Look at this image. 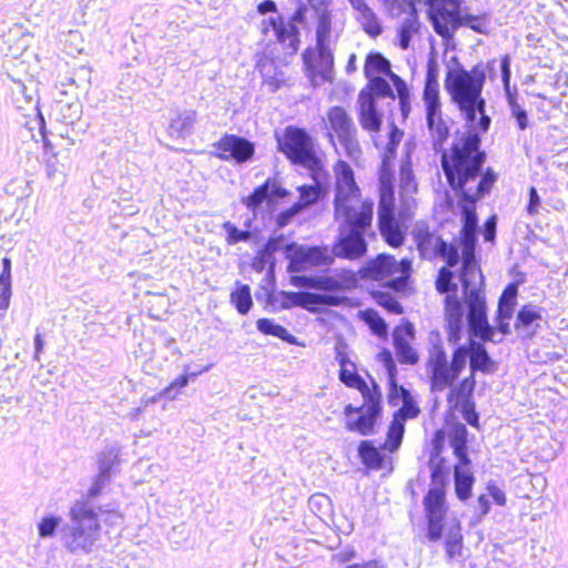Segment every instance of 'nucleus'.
I'll use <instances>...</instances> for the list:
<instances>
[{
  "instance_id": "nucleus-14",
  "label": "nucleus",
  "mask_w": 568,
  "mask_h": 568,
  "mask_svg": "<svg viewBox=\"0 0 568 568\" xmlns=\"http://www.w3.org/2000/svg\"><path fill=\"white\" fill-rule=\"evenodd\" d=\"M463 0H446L437 8L427 9V18L437 36L443 40H453L460 27H467L478 33L484 32V19L462 13Z\"/></svg>"
},
{
  "instance_id": "nucleus-36",
  "label": "nucleus",
  "mask_w": 568,
  "mask_h": 568,
  "mask_svg": "<svg viewBox=\"0 0 568 568\" xmlns=\"http://www.w3.org/2000/svg\"><path fill=\"white\" fill-rule=\"evenodd\" d=\"M278 248V241L275 239H270L266 243L256 252L255 256L252 260V267L256 272H263L265 266L270 263L272 255Z\"/></svg>"
},
{
  "instance_id": "nucleus-49",
  "label": "nucleus",
  "mask_w": 568,
  "mask_h": 568,
  "mask_svg": "<svg viewBox=\"0 0 568 568\" xmlns=\"http://www.w3.org/2000/svg\"><path fill=\"white\" fill-rule=\"evenodd\" d=\"M298 6L296 10L292 13V16L288 18V21L293 22L295 26L297 24H306L307 22V4L304 3L302 0H295Z\"/></svg>"
},
{
  "instance_id": "nucleus-32",
  "label": "nucleus",
  "mask_w": 568,
  "mask_h": 568,
  "mask_svg": "<svg viewBox=\"0 0 568 568\" xmlns=\"http://www.w3.org/2000/svg\"><path fill=\"white\" fill-rule=\"evenodd\" d=\"M333 0H306L311 9L316 14L315 31H318L322 27H326L327 31H332V10L329 6Z\"/></svg>"
},
{
  "instance_id": "nucleus-16",
  "label": "nucleus",
  "mask_w": 568,
  "mask_h": 568,
  "mask_svg": "<svg viewBox=\"0 0 568 568\" xmlns=\"http://www.w3.org/2000/svg\"><path fill=\"white\" fill-rule=\"evenodd\" d=\"M331 31L322 27L315 31L314 48H306L302 53L303 70L313 87L333 81L334 55L328 48Z\"/></svg>"
},
{
  "instance_id": "nucleus-23",
  "label": "nucleus",
  "mask_w": 568,
  "mask_h": 568,
  "mask_svg": "<svg viewBox=\"0 0 568 568\" xmlns=\"http://www.w3.org/2000/svg\"><path fill=\"white\" fill-rule=\"evenodd\" d=\"M362 231L347 230L341 234L333 247V255L339 258L356 261L363 258L368 251V243Z\"/></svg>"
},
{
  "instance_id": "nucleus-48",
  "label": "nucleus",
  "mask_w": 568,
  "mask_h": 568,
  "mask_svg": "<svg viewBox=\"0 0 568 568\" xmlns=\"http://www.w3.org/2000/svg\"><path fill=\"white\" fill-rule=\"evenodd\" d=\"M528 195H529V199H528V203L526 206V211L529 215H536L541 205V200H540L535 186L529 187Z\"/></svg>"
},
{
  "instance_id": "nucleus-21",
  "label": "nucleus",
  "mask_w": 568,
  "mask_h": 568,
  "mask_svg": "<svg viewBox=\"0 0 568 568\" xmlns=\"http://www.w3.org/2000/svg\"><path fill=\"white\" fill-rule=\"evenodd\" d=\"M415 338L414 326L404 321L393 331V346L397 361L403 365L414 366L419 362V354L413 345Z\"/></svg>"
},
{
  "instance_id": "nucleus-45",
  "label": "nucleus",
  "mask_w": 568,
  "mask_h": 568,
  "mask_svg": "<svg viewBox=\"0 0 568 568\" xmlns=\"http://www.w3.org/2000/svg\"><path fill=\"white\" fill-rule=\"evenodd\" d=\"M400 183L403 187L413 192L417 191V184L415 182L414 172L410 162H406L400 168Z\"/></svg>"
},
{
  "instance_id": "nucleus-2",
  "label": "nucleus",
  "mask_w": 568,
  "mask_h": 568,
  "mask_svg": "<svg viewBox=\"0 0 568 568\" xmlns=\"http://www.w3.org/2000/svg\"><path fill=\"white\" fill-rule=\"evenodd\" d=\"M457 462L453 466L454 491L462 503L467 501L476 483L471 458L468 449V430L465 424L455 420L446 424V429H436L432 437V450L427 462L430 487L422 499L424 511V536L430 544L443 542L447 560L463 557L465 541L460 520L448 521L449 503L447 500V481L449 466L443 456L445 438Z\"/></svg>"
},
{
  "instance_id": "nucleus-57",
  "label": "nucleus",
  "mask_w": 568,
  "mask_h": 568,
  "mask_svg": "<svg viewBox=\"0 0 568 568\" xmlns=\"http://www.w3.org/2000/svg\"><path fill=\"white\" fill-rule=\"evenodd\" d=\"M270 192L273 196L278 197V199H284L290 195L288 190L282 187L281 185H278L276 183L275 180H272V179H271Z\"/></svg>"
},
{
  "instance_id": "nucleus-33",
  "label": "nucleus",
  "mask_w": 568,
  "mask_h": 568,
  "mask_svg": "<svg viewBox=\"0 0 568 568\" xmlns=\"http://www.w3.org/2000/svg\"><path fill=\"white\" fill-rule=\"evenodd\" d=\"M540 320H541V308L540 307H538L536 305H531V304L523 305L516 316L515 329L528 331L535 322H538Z\"/></svg>"
},
{
  "instance_id": "nucleus-19",
  "label": "nucleus",
  "mask_w": 568,
  "mask_h": 568,
  "mask_svg": "<svg viewBox=\"0 0 568 568\" xmlns=\"http://www.w3.org/2000/svg\"><path fill=\"white\" fill-rule=\"evenodd\" d=\"M458 285L454 284V290L439 293L444 295V316H445V331L449 343L456 344L462 338V331L464 324L463 303L457 296Z\"/></svg>"
},
{
  "instance_id": "nucleus-9",
  "label": "nucleus",
  "mask_w": 568,
  "mask_h": 568,
  "mask_svg": "<svg viewBox=\"0 0 568 568\" xmlns=\"http://www.w3.org/2000/svg\"><path fill=\"white\" fill-rule=\"evenodd\" d=\"M457 276L467 307L470 334L484 343L493 342L495 328L488 323L484 274L479 261L474 258L473 247L465 251L464 264L458 268Z\"/></svg>"
},
{
  "instance_id": "nucleus-42",
  "label": "nucleus",
  "mask_w": 568,
  "mask_h": 568,
  "mask_svg": "<svg viewBox=\"0 0 568 568\" xmlns=\"http://www.w3.org/2000/svg\"><path fill=\"white\" fill-rule=\"evenodd\" d=\"M396 97L398 99L399 110L404 118H407L410 112V92L404 79H397L394 84Z\"/></svg>"
},
{
  "instance_id": "nucleus-61",
  "label": "nucleus",
  "mask_w": 568,
  "mask_h": 568,
  "mask_svg": "<svg viewBox=\"0 0 568 568\" xmlns=\"http://www.w3.org/2000/svg\"><path fill=\"white\" fill-rule=\"evenodd\" d=\"M294 294H300V292H290V293H283V297H284V302H283V305L285 307H291V306H295L297 305L298 306V300H295L292 297V295Z\"/></svg>"
},
{
  "instance_id": "nucleus-27",
  "label": "nucleus",
  "mask_w": 568,
  "mask_h": 568,
  "mask_svg": "<svg viewBox=\"0 0 568 568\" xmlns=\"http://www.w3.org/2000/svg\"><path fill=\"white\" fill-rule=\"evenodd\" d=\"M363 72L366 79L384 74L390 80L393 85L397 79H402L398 74L393 72L389 60L381 52L376 51H372L365 57Z\"/></svg>"
},
{
  "instance_id": "nucleus-43",
  "label": "nucleus",
  "mask_w": 568,
  "mask_h": 568,
  "mask_svg": "<svg viewBox=\"0 0 568 568\" xmlns=\"http://www.w3.org/2000/svg\"><path fill=\"white\" fill-rule=\"evenodd\" d=\"M222 227L225 231V242L229 245L246 242L252 237V233L248 230H240L232 222H224Z\"/></svg>"
},
{
  "instance_id": "nucleus-46",
  "label": "nucleus",
  "mask_w": 568,
  "mask_h": 568,
  "mask_svg": "<svg viewBox=\"0 0 568 568\" xmlns=\"http://www.w3.org/2000/svg\"><path fill=\"white\" fill-rule=\"evenodd\" d=\"M342 284L332 276H314V290L338 291Z\"/></svg>"
},
{
  "instance_id": "nucleus-20",
  "label": "nucleus",
  "mask_w": 568,
  "mask_h": 568,
  "mask_svg": "<svg viewBox=\"0 0 568 568\" xmlns=\"http://www.w3.org/2000/svg\"><path fill=\"white\" fill-rule=\"evenodd\" d=\"M439 71L435 59H429L426 64L422 100L425 106V118L438 116L443 114Z\"/></svg>"
},
{
  "instance_id": "nucleus-41",
  "label": "nucleus",
  "mask_w": 568,
  "mask_h": 568,
  "mask_svg": "<svg viewBox=\"0 0 568 568\" xmlns=\"http://www.w3.org/2000/svg\"><path fill=\"white\" fill-rule=\"evenodd\" d=\"M271 186V179L256 186L251 194L242 199V203L251 211H255L267 197Z\"/></svg>"
},
{
  "instance_id": "nucleus-39",
  "label": "nucleus",
  "mask_w": 568,
  "mask_h": 568,
  "mask_svg": "<svg viewBox=\"0 0 568 568\" xmlns=\"http://www.w3.org/2000/svg\"><path fill=\"white\" fill-rule=\"evenodd\" d=\"M256 328L264 335L275 336L282 341L293 342L294 339L284 326L276 324L270 318L257 320Z\"/></svg>"
},
{
  "instance_id": "nucleus-10",
  "label": "nucleus",
  "mask_w": 568,
  "mask_h": 568,
  "mask_svg": "<svg viewBox=\"0 0 568 568\" xmlns=\"http://www.w3.org/2000/svg\"><path fill=\"white\" fill-rule=\"evenodd\" d=\"M103 483L97 480L89 489L87 497L75 500L69 509L72 526L64 536V547L72 554L90 552L99 537L101 525L99 514L89 498L98 497Z\"/></svg>"
},
{
  "instance_id": "nucleus-13",
  "label": "nucleus",
  "mask_w": 568,
  "mask_h": 568,
  "mask_svg": "<svg viewBox=\"0 0 568 568\" xmlns=\"http://www.w3.org/2000/svg\"><path fill=\"white\" fill-rule=\"evenodd\" d=\"M377 359L386 369L388 404L390 406H398L400 403V406L394 412L392 429L402 430V420L404 418H417L422 413V408L413 393L398 384V371L392 352L388 348H383L377 354Z\"/></svg>"
},
{
  "instance_id": "nucleus-6",
  "label": "nucleus",
  "mask_w": 568,
  "mask_h": 568,
  "mask_svg": "<svg viewBox=\"0 0 568 568\" xmlns=\"http://www.w3.org/2000/svg\"><path fill=\"white\" fill-rule=\"evenodd\" d=\"M335 359L338 363V379L348 388L359 392L363 398L361 406L346 404L345 428L348 432L363 436L372 435L383 414V393L375 379L367 383L358 373L356 364L352 362L345 352L336 349Z\"/></svg>"
},
{
  "instance_id": "nucleus-50",
  "label": "nucleus",
  "mask_w": 568,
  "mask_h": 568,
  "mask_svg": "<svg viewBox=\"0 0 568 568\" xmlns=\"http://www.w3.org/2000/svg\"><path fill=\"white\" fill-rule=\"evenodd\" d=\"M487 491L489 496L493 498L495 504L498 506H505L507 498L504 490H501L497 485L489 483L487 485Z\"/></svg>"
},
{
  "instance_id": "nucleus-34",
  "label": "nucleus",
  "mask_w": 568,
  "mask_h": 568,
  "mask_svg": "<svg viewBox=\"0 0 568 568\" xmlns=\"http://www.w3.org/2000/svg\"><path fill=\"white\" fill-rule=\"evenodd\" d=\"M359 318L381 338H386L388 327L385 320L373 308H366L359 313Z\"/></svg>"
},
{
  "instance_id": "nucleus-1",
  "label": "nucleus",
  "mask_w": 568,
  "mask_h": 568,
  "mask_svg": "<svg viewBox=\"0 0 568 568\" xmlns=\"http://www.w3.org/2000/svg\"><path fill=\"white\" fill-rule=\"evenodd\" d=\"M487 153L480 149V139L469 133L455 141L443 153L442 171L448 187L458 197L463 225L459 231L460 250L456 243L446 240L437 230L425 221L418 222L412 232L413 241L422 261H443L437 270L434 286L437 293L454 290L456 273L454 268L464 264L465 251L473 242L474 258L476 256L478 217L476 204L494 189L498 173L486 166Z\"/></svg>"
},
{
  "instance_id": "nucleus-22",
  "label": "nucleus",
  "mask_w": 568,
  "mask_h": 568,
  "mask_svg": "<svg viewBox=\"0 0 568 568\" xmlns=\"http://www.w3.org/2000/svg\"><path fill=\"white\" fill-rule=\"evenodd\" d=\"M271 29L275 32L276 40L285 47L287 54L293 55L297 52L301 42L297 26L285 20L284 17L277 16L262 21L261 31L263 34L268 33Z\"/></svg>"
},
{
  "instance_id": "nucleus-52",
  "label": "nucleus",
  "mask_w": 568,
  "mask_h": 568,
  "mask_svg": "<svg viewBox=\"0 0 568 568\" xmlns=\"http://www.w3.org/2000/svg\"><path fill=\"white\" fill-rule=\"evenodd\" d=\"M291 284L296 287L314 288V276H291Z\"/></svg>"
},
{
  "instance_id": "nucleus-28",
  "label": "nucleus",
  "mask_w": 568,
  "mask_h": 568,
  "mask_svg": "<svg viewBox=\"0 0 568 568\" xmlns=\"http://www.w3.org/2000/svg\"><path fill=\"white\" fill-rule=\"evenodd\" d=\"M403 3H407L408 7L412 8V13L403 21L398 28L397 37L399 48L402 50H407L409 48L412 38L419 32L420 22L414 8V0H402L400 4ZM400 7L402 6L397 7L396 9H399Z\"/></svg>"
},
{
  "instance_id": "nucleus-54",
  "label": "nucleus",
  "mask_w": 568,
  "mask_h": 568,
  "mask_svg": "<svg viewBox=\"0 0 568 568\" xmlns=\"http://www.w3.org/2000/svg\"><path fill=\"white\" fill-rule=\"evenodd\" d=\"M276 11L277 6L273 0H264L257 4V12L260 14L275 13Z\"/></svg>"
},
{
  "instance_id": "nucleus-63",
  "label": "nucleus",
  "mask_w": 568,
  "mask_h": 568,
  "mask_svg": "<svg viewBox=\"0 0 568 568\" xmlns=\"http://www.w3.org/2000/svg\"><path fill=\"white\" fill-rule=\"evenodd\" d=\"M387 9L394 10L400 6L402 0H379Z\"/></svg>"
},
{
  "instance_id": "nucleus-8",
  "label": "nucleus",
  "mask_w": 568,
  "mask_h": 568,
  "mask_svg": "<svg viewBox=\"0 0 568 568\" xmlns=\"http://www.w3.org/2000/svg\"><path fill=\"white\" fill-rule=\"evenodd\" d=\"M334 213L343 221L346 230L367 232L373 225L374 203L363 199L356 182L355 172L346 160L338 159L333 164Z\"/></svg>"
},
{
  "instance_id": "nucleus-38",
  "label": "nucleus",
  "mask_w": 568,
  "mask_h": 568,
  "mask_svg": "<svg viewBox=\"0 0 568 568\" xmlns=\"http://www.w3.org/2000/svg\"><path fill=\"white\" fill-rule=\"evenodd\" d=\"M367 85L364 90L366 93H371L373 99L376 100V98H389L394 100L396 98L389 83L383 77H373L367 79Z\"/></svg>"
},
{
  "instance_id": "nucleus-40",
  "label": "nucleus",
  "mask_w": 568,
  "mask_h": 568,
  "mask_svg": "<svg viewBox=\"0 0 568 568\" xmlns=\"http://www.w3.org/2000/svg\"><path fill=\"white\" fill-rule=\"evenodd\" d=\"M202 371L199 372H191V373H183L179 376H176L170 384L163 389L162 394L170 398L174 399L178 395L181 394L182 388H184L190 379L196 378Z\"/></svg>"
},
{
  "instance_id": "nucleus-5",
  "label": "nucleus",
  "mask_w": 568,
  "mask_h": 568,
  "mask_svg": "<svg viewBox=\"0 0 568 568\" xmlns=\"http://www.w3.org/2000/svg\"><path fill=\"white\" fill-rule=\"evenodd\" d=\"M358 272L363 280L382 284L379 288L369 291V296L378 306L389 314H404V307L399 303L398 296L406 295L410 291L413 272L410 258L397 260L390 253H378L367 260Z\"/></svg>"
},
{
  "instance_id": "nucleus-4",
  "label": "nucleus",
  "mask_w": 568,
  "mask_h": 568,
  "mask_svg": "<svg viewBox=\"0 0 568 568\" xmlns=\"http://www.w3.org/2000/svg\"><path fill=\"white\" fill-rule=\"evenodd\" d=\"M497 60L490 59L487 61L486 67L475 64L471 69L467 70L463 65L449 69L444 79L445 90L450 99V102L464 115L466 122L474 123L476 114H479L476 130L467 131L459 138H456L448 148L444 144L450 135V129L444 119L443 114L438 116L426 118L427 128L429 130L430 142L434 151L440 153V161L443 153L448 150L452 144L464 138L469 133H475L481 140L480 133H486L489 130L491 119L486 113V100L483 97L484 87L486 83V70L490 80H494V67ZM480 149L483 146L480 145Z\"/></svg>"
},
{
  "instance_id": "nucleus-29",
  "label": "nucleus",
  "mask_w": 568,
  "mask_h": 568,
  "mask_svg": "<svg viewBox=\"0 0 568 568\" xmlns=\"http://www.w3.org/2000/svg\"><path fill=\"white\" fill-rule=\"evenodd\" d=\"M12 296L11 283V260L8 256L2 257V271L0 273V317L10 306Z\"/></svg>"
},
{
  "instance_id": "nucleus-26",
  "label": "nucleus",
  "mask_w": 568,
  "mask_h": 568,
  "mask_svg": "<svg viewBox=\"0 0 568 568\" xmlns=\"http://www.w3.org/2000/svg\"><path fill=\"white\" fill-rule=\"evenodd\" d=\"M351 7L356 12V20L361 24L362 29L371 38H377L383 32V26L369 7L366 0H348Z\"/></svg>"
},
{
  "instance_id": "nucleus-18",
  "label": "nucleus",
  "mask_w": 568,
  "mask_h": 568,
  "mask_svg": "<svg viewBox=\"0 0 568 568\" xmlns=\"http://www.w3.org/2000/svg\"><path fill=\"white\" fill-rule=\"evenodd\" d=\"M214 155L222 161L234 160L237 163L250 161L255 152L253 142L236 134H223L214 144Z\"/></svg>"
},
{
  "instance_id": "nucleus-64",
  "label": "nucleus",
  "mask_w": 568,
  "mask_h": 568,
  "mask_svg": "<svg viewBox=\"0 0 568 568\" xmlns=\"http://www.w3.org/2000/svg\"><path fill=\"white\" fill-rule=\"evenodd\" d=\"M425 1H426V4L428 6L427 9H433V8H437L438 6H440L446 0H425Z\"/></svg>"
},
{
  "instance_id": "nucleus-35",
  "label": "nucleus",
  "mask_w": 568,
  "mask_h": 568,
  "mask_svg": "<svg viewBox=\"0 0 568 568\" xmlns=\"http://www.w3.org/2000/svg\"><path fill=\"white\" fill-rule=\"evenodd\" d=\"M518 294V284L513 282L509 283L503 291L499 301L498 307L499 313L503 314L505 318H511L514 306L516 304V297Z\"/></svg>"
},
{
  "instance_id": "nucleus-44",
  "label": "nucleus",
  "mask_w": 568,
  "mask_h": 568,
  "mask_svg": "<svg viewBox=\"0 0 568 568\" xmlns=\"http://www.w3.org/2000/svg\"><path fill=\"white\" fill-rule=\"evenodd\" d=\"M195 122V112L190 114H178L170 123V129L179 135L191 130Z\"/></svg>"
},
{
  "instance_id": "nucleus-58",
  "label": "nucleus",
  "mask_w": 568,
  "mask_h": 568,
  "mask_svg": "<svg viewBox=\"0 0 568 568\" xmlns=\"http://www.w3.org/2000/svg\"><path fill=\"white\" fill-rule=\"evenodd\" d=\"M496 233V223L494 217L489 219L485 223V240L493 241Z\"/></svg>"
},
{
  "instance_id": "nucleus-30",
  "label": "nucleus",
  "mask_w": 568,
  "mask_h": 568,
  "mask_svg": "<svg viewBox=\"0 0 568 568\" xmlns=\"http://www.w3.org/2000/svg\"><path fill=\"white\" fill-rule=\"evenodd\" d=\"M292 297L298 300V306L311 312H315L318 306H335L339 303V300L335 296L310 292H300V294H294Z\"/></svg>"
},
{
  "instance_id": "nucleus-15",
  "label": "nucleus",
  "mask_w": 568,
  "mask_h": 568,
  "mask_svg": "<svg viewBox=\"0 0 568 568\" xmlns=\"http://www.w3.org/2000/svg\"><path fill=\"white\" fill-rule=\"evenodd\" d=\"M412 419L413 418H404L402 420V430H393V413L387 425L385 440L381 446H376L373 440L368 439L359 442L357 446V456L365 468L368 470L392 468V455L400 448L405 435V425Z\"/></svg>"
},
{
  "instance_id": "nucleus-11",
  "label": "nucleus",
  "mask_w": 568,
  "mask_h": 568,
  "mask_svg": "<svg viewBox=\"0 0 568 568\" xmlns=\"http://www.w3.org/2000/svg\"><path fill=\"white\" fill-rule=\"evenodd\" d=\"M321 128L324 139L336 152H342L353 162L363 155L358 129L351 111L344 105L328 106L322 119Z\"/></svg>"
},
{
  "instance_id": "nucleus-53",
  "label": "nucleus",
  "mask_w": 568,
  "mask_h": 568,
  "mask_svg": "<svg viewBox=\"0 0 568 568\" xmlns=\"http://www.w3.org/2000/svg\"><path fill=\"white\" fill-rule=\"evenodd\" d=\"M345 568H386V566L381 559H369L347 565Z\"/></svg>"
},
{
  "instance_id": "nucleus-17",
  "label": "nucleus",
  "mask_w": 568,
  "mask_h": 568,
  "mask_svg": "<svg viewBox=\"0 0 568 568\" xmlns=\"http://www.w3.org/2000/svg\"><path fill=\"white\" fill-rule=\"evenodd\" d=\"M288 260L287 271L300 273L313 267L328 266L334 262V255L327 246H300L295 243L285 246Z\"/></svg>"
},
{
  "instance_id": "nucleus-7",
  "label": "nucleus",
  "mask_w": 568,
  "mask_h": 568,
  "mask_svg": "<svg viewBox=\"0 0 568 568\" xmlns=\"http://www.w3.org/2000/svg\"><path fill=\"white\" fill-rule=\"evenodd\" d=\"M397 148L386 144L377 171V230L384 243L399 248L406 240L407 224L413 213L408 209L398 210L395 195V172L393 161Z\"/></svg>"
},
{
  "instance_id": "nucleus-59",
  "label": "nucleus",
  "mask_w": 568,
  "mask_h": 568,
  "mask_svg": "<svg viewBox=\"0 0 568 568\" xmlns=\"http://www.w3.org/2000/svg\"><path fill=\"white\" fill-rule=\"evenodd\" d=\"M44 348V339L40 333L34 335V358L40 359Z\"/></svg>"
},
{
  "instance_id": "nucleus-55",
  "label": "nucleus",
  "mask_w": 568,
  "mask_h": 568,
  "mask_svg": "<svg viewBox=\"0 0 568 568\" xmlns=\"http://www.w3.org/2000/svg\"><path fill=\"white\" fill-rule=\"evenodd\" d=\"M402 138H403V132L396 125H393L389 131V134H388L387 144L398 148Z\"/></svg>"
},
{
  "instance_id": "nucleus-51",
  "label": "nucleus",
  "mask_w": 568,
  "mask_h": 568,
  "mask_svg": "<svg viewBox=\"0 0 568 568\" xmlns=\"http://www.w3.org/2000/svg\"><path fill=\"white\" fill-rule=\"evenodd\" d=\"M300 209L293 203L290 207H287L286 210L282 211L278 215H277V225L278 226H285L290 221L291 219L296 215L297 213H300Z\"/></svg>"
},
{
  "instance_id": "nucleus-47",
  "label": "nucleus",
  "mask_w": 568,
  "mask_h": 568,
  "mask_svg": "<svg viewBox=\"0 0 568 568\" xmlns=\"http://www.w3.org/2000/svg\"><path fill=\"white\" fill-rule=\"evenodd\" d=\"M60 519L54 516H47L41 519L39 523V535L40 537H50L54 534Z\"/></svg>"
},
{
  "instance_id": "nucleus-3",
  "label": "nucleus",
  "mask_w": 568,
  "mask_h": 568,
  "mask_svg": "<svg viewBox=\"0 0 568 568\" xmlns=\"http://www.w3.org/2000/svg\"><path fill=\"white\" fill-rule=\"evenodd\" d=\"M425 365L430 390L439 393L448 389L446 402L449 409L459 410L468 425L479 429V415L474 399L476 373L490 374L497 369V363L486 346L469 339L467 346L454 348L448 361L446 348L438 341L428 349Z\"/></svg>"
},
{
  "instance_id": "nucleus-37",
  "label": "nucleus",
  "mask_w": 568,
  "mask_h": 568,
  "mask_svg": "<svg viewBox=\"0 0 568 568\" xmlns=\"http://www.w3.org/2000/svg\"><path fill=\"white\" fill-rule=\"evenodd\" d=\"M320 173L317 174V176ZM316 182L315 185H301L297 191L300 193L298 200L294 203L300 211L315 204L321 196V186L318 183V179L314 180Z\"/></svg>"
},
{
  "instance_id": "nucleus-24",
  "label": "nucleus",
  "mask_w": 568,
  "mask_h": 568,
  "mask_svg": "<svg viewBox=\"0 0 568 568\" xmlns=\"http://www.w3.org/2000/svg\"><path fill=\"white\" fill-rule=\"evenodd\" d=\"M357 103V118L361 128L369 134L379 133L383 128V114L377 108L376 100L372 98L371 93L361 90Z\"/></svg>"
},
{
  "instance_id": "nucleus-62",
  "label": "nucleus",
  "mask_w": 568,
  "mask_h": 568,
  "mask_svg": "<svg viewBox=\"0 0 568 568\" xmlns=\"http://www.w3.org/2000/svg\"><path fill=\"white\" fill-rule=\"evenodd\" d=\"M39 120H40V131H41L44 149L45 150H50L52 148V145L49 142V140L47 139V134H45V131H44V119H43L42 115H39Z\"/></svg>"
},
{
  "instance_id": "nucleus-31",
  "label": "nucleus",
  "mask_w": 568,
  "mask_h": 568,
  "mask_svg": "<svg viewBox=\"0 0 568 568\" xmlns=\"http://www.w3.org/2000/svg\"><path fill=\"white\" fill-rule=\"evenodd\" d=\"M230 302L241 315H246L253 306L250 286L236 283L230 294Z\"/></svg>"
},
{
  "instance_id": "nucleus-56",
  "label": "nucleus",
  "mask_w": 568,
  "mask_h": 568,
  "mask_svg": "<svg viewBox=\"0 0 568 568\" xmlns=\"http://www.w3.org/2000/svg\"><path fill=\"white\" fill-rule=\"evenodd\" d=\"M509 320L510 318H505L503 316V314L499 313V307H497V315H496L497 329L500 333H503L504 335H506L510 332Z\"/></svg>"
},
{
  "instance_id": "nucleus-12",
  "label": "nucleus",
  "mask_w": 568,
  "mask_h": 568,
  "mask_svg": "<svg viewBox=\"0 0 568 568\" xmlns=\"http://www.w3.org/2000/svg\"><path fill=\"white\" fill-rule=\"evenodd\" d=\"M277 150L292 164H300L311 171L313 180L323 172L326 175L322 160L314 150L313 139L304 128L287 125L281 135L276 136Z\"/></svg>"
},
{
  "instance_id": "nucleus-25",
  "label": "nucleus",
  "mask_w": 568,
  "mask_h": 568,
  "mask_svg": "<svg viewBox=\"0 0 568 568\" xmlns=\"http://www.w3.org/2000/svg\"><path fill=\"white\" fill-rule=\"evenodd\" d=\"M499 65L501 70L503 85L506 91L507 104L510 108L511 115L516 120L517 128L520 131H524L528 128V115L524 108L518 103L516 94L510 91V57L508 54L501 55Z\"/></svg>"
},
{
  "instance_id": "nucleus-60",
  "label": "nucleus",
  "mask_w": 568,
  "mask_h": 568,
  "mask_svg": "<svg viewBox=\"0 0 568 568\" xmlns=\"http://www.w3.org/2000/svg\"><path fill=\"white\" fill-rule=\"evenodd\" d=\"M477 504L479 507L480 516H485L489 513L490 505H489V501H488V498L486 497V495H479L477 498Z\"/></svg>"
}]
</instances>
